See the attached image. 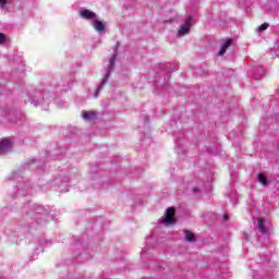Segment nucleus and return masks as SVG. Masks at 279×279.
Returning <instances> with one entry per match:
<instances>
[{
	"instance_id": "f257e3e1",
	"label": "nucleus",
	"mask_w": 279,
	"mask_h": 279,
	"mask_svg": "<svg viewBox=\"0 0 279 279\" xmlns=\"http://www.w3.org/2000/svg\"><path fill=\"white\" fill-rule=\"evenodd\" d=\"M165 226H175V207H168L166 210Z\"/></svg>"
},
{
	"instance_id": "f03ea898",
	"label": "nucleus",
	"mask_w": 279,
	"mask_h": 279,
	"mask_svg": "<svg viewBox=\"0 0 279 279\" xmlns=\"http://www.w3.org/2000/svg\"><path fill=\"white\" fill-rule=\"evenodd\" d=\"M193 17H186L185 23L178 31V36H186L191 32Z\"/></svg>"
},
{
	"instance_id": "7ed1b4c3",
	"label": "nucleus",
	"mask_w": 279,
	"mask_h": 279,
	"mask_svg": "<svg viewBox=\"0 0 279 279\" xmlns=\"http://www.w3.org/2000/svg\"><path fill=\"white\" fill-rule=\"evenodd\" d=\"M12 149V142L9 138H3L0 141V156L8 154Z\"/></svg>"
},
{
	"instance_id": "20e7f679",
	"label": "nucleus",
	"mask_w": 279,
	"mask_h": 279,
	"mask_svg": "<svg viewBox=\"0 0 279 279\" xmlns=\"http://www.w3.org/2000/svg\"><path fill=\"white\" fill-rule=\"evenodd\" d=\"M83 119H85V121H97V112L85 111L83 112Z\"/></svg>"
},
{
	"instance_id": "39448f33",
	"label": "nucleus",
	"mask_w": 279,
	"mask_h": 279,
	"mask_svg": "<svg viewBox=\"0 0 279 279\" xmlns=\"http://www.w3.org/2000/svg\"><path fill=\"white\" fill-rule=\"evenodd\" d=\"M93 27L98 32V34L104 33L106 29V25L99 20L94 21Z\"/></svg>"
},
{
	"instance_id": "423d86ee",
	"label": "nucleus",
	"mask_w": 279,
	"mask_h": 279,
	"mask_svg": "<svg viewBox=\"0 0 279 279\" xmlns=\"http://www.w3.org/2000/svg\"><path fill=\"white\" fill-rule=\"evenodd\" d=\"M82 19H95V16H97V14H95V12L86 9L80 12Z\"/></svg>"
},
{
	"instance_id": "0eeeda50",
	"label": "nucleus",
	"mask_w": 279,
	"mask_h": 279,
	"mask_svg": "<svg viewBox=\"0 0 279 279\" xmlns=\"http://www.w3.org/2000/svg\"><path fill=\"white\" fill-rule=\"evenodd\" d=\"M232 45V39H228L225 41L218 52V56H223L226 53V50Z\"/></svg>"
},
{
	"instance_id": "6e6552de",
	"label": "nucleus",
	"mask_w": 279,
	"mask_h": 279,
	"mask_svg": "<svg viewBox=\"0 0 279 279\" xmlns=\"http://www.w3.org/2000/svg\"><path fill=\"white\" fill-rule=\"evenodd\" d=\"M257 228L262 234H267V228L265 227V220H263V218L257 220Z\"/></svg>"
},
{
	"instance_id": "1a4fd4ad",
	"label": "nucleus",
	"mask_w": 279,
	"mask_h": 279,
	"mask_svg": "<svg viewBox=\"0 0 279 279\" xmlns=\"http://www.w3.org/2000/svg\"><path fill=\"white\" fill-rule=\"evenodd\" d=\"M184 234H185V239L189 243H193L195 242V234H193L191 231L189 230H185L184 231Z\"/></svg>"
},
{
	"instance_id": "9d476101",
	"label": "nucleus",
	"mask_w": 279,
	"mask_h": 279,
	"mask_svg": "<svg viewBox=\"0 0 279 279\" xmlns=\"http://www.w3.org/2000/svg\"><path fill=\"white\" fill-rule=\"evenodd\" d=\"M257 178L258 182L262 183L263 186H267V177L264 173H259Z\"/></svg>"
},
{
	"instance_id": "9b49d317",
	"label": "nucleus",
	"mask_w": 279,
	"mask_h": 279,
	"mask_svg": "<svg viewBox=\"0 0 279 279\" xmlns=\"http://www.w3.org/2000/svg\"><path fill=\"white\" fill-rule=\"evenodd\" d=\"M117 61V54H113L110 59H109V69H114V62Z\"/></svg>"
},
{
	"instance_id": "f8f14e48",
	"label": "nucleus",
	"mask_w": 279,
	"mask_h": 279,
	"mask_svg": "<svg viewBox=\"0 0 279 279\" xmlns=\"http://www.w3.org/2000/svg\"><path fill=\"white\" fill-rule=\"evenodd\" d=\"M265 29H269V23H264L258 26L257 32H265Z\"/></svg>"
},
{
	"instance_id": "ddd939ff",
	"label": "nucleus",
	"mask_w": 279,
	"mask_h": 279,
	"mask_svg": "<svg viewBox=\"0 0 279 279\" xmlns=\"http://www.w3.org/2000/svg\"><path fill=\"white\" fill-rule=\"evenodd\" d=\"M8 39L5 38V35L3 33H0V45H3Z\"/></svg>"
},
{
	"instance_id": "4468645a",
	"label": "nucleus",
	"mask_w": 279,
	"mask_h": 279,
	"mask_svg": "<svg viewBox=\"0 0 279 279\" xmlns=\"http://www.w3.org/2000/svg\"><path fill=\"white\" fill-rule=\"evenodd\" d=\"M8 0H0V8H5Z\"/></svg>"
},
{
	"instance_id": "2eb2a0df",
	"label": "nucleus",
	"mask_w": 279,
	"mask_h": 279,
	"mask_svg": "<svg viewBox=\"0 0 279 279\" xmlns=\"http://www.w3.org/2000/svg\"><path fill=\"white\" fill-rule=\"evenodd\" d=\"M107 77H110V72H107V73H106V76H105V80H104V84H106V78H107Z\"/></svg>"
},
{
	"instance_id": "dca6fc26",
	"label": "nucleus",
	"mask_w": 279,
	"mask_h": 279,
	"mask_svg": "<svg viewBox=\"0 0 279 279\" xmlns=\"http://www.w3.org/2000/svg\"><path fill=\"white\" fill-rule=\"evenodd\" d=\"M104 88V83L98 87V90H101Z\"/></svg>"
},
{
	"instance_id": "f3484780",
	"label": "nucleus",
	"mask_w": 279,
	"mask_h": 279,
	"mask_svg": "<svg viewBox=\"0 0 279 279\" xmlns=\"http://www.w3.org/2000/svg\"><path fill=\"white\" fill-rule=\"evenodd\" d=\"M225 219H228V215H225Z\"/></svg>"
}]
</instances>
